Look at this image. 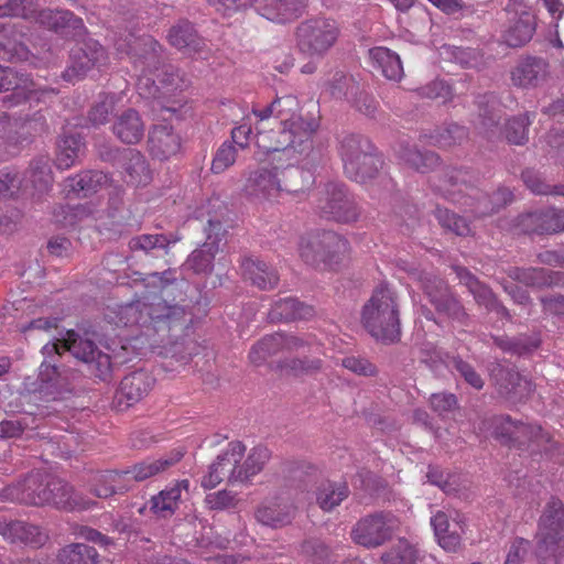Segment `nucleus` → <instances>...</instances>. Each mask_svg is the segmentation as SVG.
I'll use <instances>...</instances> for the list:
<instances>
[{
	"label": "nucleus",
	"instance_id": "f257e3e1",
	"mask_svg": "<svg viewBox=\"0 0 564 564\" xmlns=\"http://www.w3.org/2000/svg\"><path fill=\"white\" fill-rule=\"evenodd\" d=\"M121 58L126 56L138 72L137 90L145 99H153L163 111L176 113L184 105L183 99H174L172 105L165 99L182 93L189 80L186 74L172 64H163V47L151 35L135 36L129 33L127 37L115 43Z\"/></svg>",
	"mask_w": 564,
	"mask_h": 564
},
{
	"label": "nucleus",
	"instance_id": "f03ea898",
	"mask_svg": "<svg viewBox=\"0 0 564 564\" xmlns=\"http://www.w3.org/2000/svg\"><path fill=\"white\" fill-rule=\"evenodd\" d=\"M69 351L76 359L87 365L88 372L101 381L111 377V361L107 354L100 351L94 341L80 337L74 330L56 341L47 343L42 347L43 361L39 368V379L43 383L56 384L61 377L57 359Z\"/></svg>",
	"mask_w": 564,
	"mask_h": 564
},
{
	"label": "nucleus",
	"instance_id": "7ed1b4c3",
	"mask_svg": "<svg viewBox=\"0 0 564 564\" xmlns=\"http://www.w3.org/2000/svg\"><path fill=\"white\" fill-rule=\"evenodd\" d=\"M280 101L275 113L281 118L278 129L262 131L258 127V144L267 152L293 151L300 155L307 154L313 148V135L318 129V121L310 116H294L292 113L297 101L293 96L278 97Z\"/></svg>",
	"mask_w": 564,
	"mask_h": 564
},
{
	"label": "nucleus",
	"instance_id": "20e7f679",
	"mask_svg": "<svg viewBox=\"0 0 564 564\" xmlns=\"http://www.w3.org/2000/svg\"><path fill=\"white\" fill-rule=\"evenodd\" d=\"M361 324L377 340L392 344L401 337L399 299L388 284L378 285L361 310Z\"/></svg>",
	"mask_w": 564,
	"mask_h": 564
},
{
	"label": "nucleus",
	"instance_id": "39448f33",
	"mask_svg": "<svg viewBox=\"0 0 564 564\" xmlns=\"http://www.w3.org/2000/svg\"><path fill=\"white\" fill-rule=\"evenodd\" d=\"M536 555L544 563L556 562L564 550V505L551 498L540 518Z\"/></svg>",
	"mask_w": 564,
	"mask_h": 564
},
{
	"label": "nucleus",
	"instance_id": "423d86ee",
	"mask_svg": "<svg viewBox=\"0 0 564 564\" xmlns=\"http://www.w3.org/2000/svg\"><path fill=\"white\" fill-rule=\"evenodd\" d=\"M340 29L335 20L326 18L302 22L296 30L297 47L311 58H323L336 44Z\"/></svg>",
	"mask_w": 564,
	"mask_h": 564
},
{
	"label": "nucleus",
	"instance_id": "0eeeda50",
	"mask_svg": "<svg viewBox=\"0 0 564 564\" xmlns=\"http://www.w3.org/2000/svg\"><path fill=\"white\" fill-rule=\"evenodd\" d=\"M207 2L224 15H231L252 6L259 14L278 23L296 19L303 8V0H207Z\"/></svg>",
	"mask_w": 564,
	"mask_h": 564
},
{
	"label": "nucleus",
	"instance_id": "6e6552de",
	"mask_svg": "<svg viewBox=\"0 0 564 564\" xmlns=\"http://www.w3.org/2000/svg\"><path fill=\"white\" fill-rule=\"evenodd\" d=\"M314 204L319 216L328 220L349 224L360 216L355 197L341 183H327L318 191Z\"/></svg>",
	"mask_w": 564,
	"mask_h": 564
},
{
	"label": "nucleus",
	"instance_id": "1a4fd4ad",
	"mask_svg": "<svg viewBox=\"0 0 564 564\" xmlns=\"http://www.w3.org/2000/svg\"><path fill=\"white\" fill-rule=\"evenodd\" d=\"M491 434L500 443L508 446L524 448L532 444L540 446L549 442V435L538 424L523 423L510 415H495L488 421Z\"/></svg>",
	"mask_w": 564,
	"mask_h": 564
},
{
	"label": "nucleus",
	"instance_id": "9d476101",
	"mask_svg": "<svg viewBox=\"0 0 564 564\" xmlns=\"http://www.w3.org/2000/svg\"><path fill=\"white\" fill-rule=\"evenodd\" d=\"M46 119L41 111L32 117L11 118L7 113L0 115V151L7 155H15L24 142L31 137L45 130Z\"/></svg>",
	"mask_w": 564,
	"mask_h": 564
},
{
	"label": "nucleus",
	"instance_id": "9b49d317",
	"mask_svg": "<svg viewBox=\"0 0 564 564\" xmlns=\"http://www.w3.org/2000/svg\"><path fill=\"white\" fill-rule=\"evenodd\" d=\"M278 167L269 170L267 167H259L249 173L245 191L248 195L270 199L275 197L280 192H286L290 194L304 193L303 188H297L291 184L292 180L301 178L304 172L297 167H290L283 172L284 181L283 184L278 177Z\"/></svg>",
	"mask_w": 564,
	"mask_h": 564
},
{
	"label": "nucleus",
	"instance_id": "f8f14e48",
	"mask_svg": "<svg viewBox=\"0 0 564 564\" xmlns=\"http://www.w3.org/2000/svg\"><path fill=\"white\" fill-rule=\"evenodd\" d=\"M460 174L462 172L458 170H452L446 173V178L435 186L436 189L446 198L460 205L465 212H470L477 217L495 213L497 208L492 196L479 194L474 188H469L470 192H464L463 187L458 186V178ZM465 188L468 189L466 185Z\"/></svg>",
	"mask_w": 564,
	"mask_h": 564
},
{
	"label": "nucleus",
	"instance_id": "ddd939ff",
	"mask_svg": "<svg viewBox=\"0 0 564 564\" xmlns=\"http://www.w3.org/2000/svg\"><path fill=\"white\" fill-rule=\"evenodd\" d=\"M413 278L420 283L430 302L436 311L446 314L453 321L466 324L468 315L459 301L449 292L447 283L429 272H413Z\"/></svg>",
	"mask_w": 564,
	"mask_h": 564
},
{
	"label": "nucleus",
	"instance_id": "4468645a",
	"mask_svg": "<svg viewBox=\"0 0 564 564\" xmlns=\"http://www.w3.org/2000/svg\"><path fill=\"white\" fill-rule=\"evenodd\" d=\"M413 278L420 283L430 302L436 311L446 314L453 321L466 324L468 315L459 301L449 292L447 283L429 272H413Z\"/></svg>",
	"mask_w": 564,
	"mask_h": 564
},
{
	"label": "nucleus",
	"instance_id": "2eb2a0df",
	"mask_svg": "<svg viewBox=\"0 0 564 564\" xmlns=\"http://www.w3.org/2000/svg\"><path fill=\"white\" fill-rule=\"evenodd\" d=\"M398 523L391 512H375L357 521L351 530V539L365 547H378L392 538Z\"/></svg>",
	"mask_w": 564,
	"mask_h": 564
},
{
	"label": "nucleus",
	"instance_id": "dca6fc26",
	"mask_svg": "<svg viewBox=\"0 0 564 564\" xmlns=\"http://www.w3.org/2000/svg\"><path fill=\"white\" fill-rule=\"evenodd\" d=\"M25 498L32 506L53 505L67 511L89 509L94 505L76 494L66 481L54 476L47 479V485L41 492L29 491Z\"/></svg>",
	"mask_w": 564,
	"mask_h": 564
},
{
	"label": "nucleus",
	"instance_id": "f3484780",
	"mask_svg": "<svg viewBox=\"0 0 564 564\" xmlns=\"http://www.w3.org/2000/svg\"><path fill=\"white\" fill-rule=\"evenodd\" d=\"M107 59L105 48L97 41L87 39L77 42L70 50L69 64L62 76L67 82L83 79L93 68L106 65Z\"/></svg>",
	"mask_w": 564,
	"mask_h": 564
},
{
	"label": "nucleus",
	"instance_id": "a211bd4d",
	"mask_svg": "<svg viewBox=\"0 0 564 564\" xmlns=\"http://www.w3.org/2000/svg\"><path fill=\"white\" fill-rule=\"evenodd\" d=\"M245 451L246 446L241 442H230L227 449L209 465L207 473L202 478V487L213 489L224 479H227L229 484L239 482L234 478V474H236L237 464L241 462Z\"/></svg>",
	"mask_w": 564,
	"mask_h": 564
},
{
	"label": "nucleus",
	"instance_id": "6ab92c4d",
	"mask_svg": "<svg viewBox=\"0 0 564 564\" xmlns=\"http://www.w3.org/2000/svg\"><path fill=\"white\" fill-rule=\"evenodd\" d=\"M143 312L149 316L153 328L158 332H182L192 321L184 307L170 305L162 299L143 303L141 313Z\"/></svg>",
	"mask_w": 564,
	"mask_h": 564
},
{
	"label": "nucleus",
	"instance_id": "aec40b11",
	"mask_svg": "<svg viewBox=\"0 0 564 564\" xmlns=\"http://www.w3.org/2000/svg\"><path fill=\"white\" fill-rule=\"evenodd\" d=\"M0 535L8 543L34 550L43 547L50 540V533L45 528L22 520L0 519Z\"/></svg>",
	"mask_w": 564,
	"mask_h": 564
},
{
	"label": "nucleus",
	"instance_id": "412c9836",
	"mask_svg": "<svg viewBox=\"0 0 564 564\" xmlns=\"http://www.w3.org/2000/svg\"><path fill=\"white\" fill-rule=\"evenodd\" d=\"M310 345L308 337H300L292 334L274 333L264 336L252 346L249 358L252 364L259 366L269 357L280 351H299Z\"/></svg>",
	"mask_w": 564,
	"mask_h": 564
},
{
	"label": "nucleus",
	"instance_id": "4be33fe9",
	"mask_svg": "<svg viewBox=\"0 0 564 564\" xmlns=\"http://www.w3.org/2000/svg\"><path fill=\"white\" fill-rule=\"evenodd\" d=\"M550 64L538 56H527L516 64L511 70V82L514 86L525 89L538 88L550 79Z\"/></svg>",
	"mask_w": 564,
	"mask_h": 564
},
{
	"label": "nucleus",
	"instance_id": "5701e85b",
	"mask_svg": "<svg viewBox=\"0 0 564 564\" xmlns=\"http://www.w3.org/2000/svg\"><path fill=\"white\" fill-rule=\"evenodd\" d=\"M167 41L173 47L187 55L207 58L210 54L206 40L197 33L194 24L187 20H180L170 29Z\"/></svg>",
	"mask_w": 564,
	"mask_h": 564
},
{
	"label": "nucleus",
	"instance_id": "b1692460",
	"mask_svg": "<svg viewBox=\"0 0 564 564\" xmlns=\"http://www.w3.org/2000/svg\"><path fill=\"white\" fill-rule=\"evenodd\" d=\"M295 506L286 495L265 499L256 510V519L263 525L281 528L291 523Z\"/></svg>",
	"mask_w": 564,
	"mask_h": 564
},
{
	"label": "nucleus",
	"instance_id": "393cba45",
	"mask_svg": "<svg viewBox=\"0 0 564 564\" xmlns=\"http://www.w3.org/2000/svg\"><path fill=\"white\" fill-rule=\"evenodd\" d=\"M0 91H10L11 95L4 102H9L10 106H15L30 99L39 89L29 75L12 67L0 66Z\"/></svg>",
	"mask_w": 564,
	"mask_h": 564
},
{
	"label": "nucleus",
	"instance_id": "a878e982",
	"mask_svg": "<svg viewBox=\"0 0 564 564\" xmlns=\"http://www.w3.org/2000/svg\"><path fill=\"white\" fill-rule=\"evenodd\" d=\"M221 229L220 221H208V232L206 241L195 249L187 258L186 265L195 273H210L214 268L216 253L219 251V239L217 231Z\"/></svg>",
	"mask_w": 564,
	"mask_h": 564
},
{
	"label": "nucleus",
	"instance_id": "bb28decb",
	"mask_svg": "<svg viewBox=\"0 0 564 564\" xmlns=\"http://www.w3.org/2000/svg\"><path fill=\"white\" fill-rule=\"evenodd\" d=\"M183 448H175L164 456L156 459H147L133 465L129 469L122 470L126 474L127 484L132 486L133 481H143L160 473L170 469L184 457Z\"/></svg>",
	"mask_w": 564,
	"mask_h": 564
},
{
	"label": "nucleus",
	"instance_id": "cd10ccee",
	"mask_svg": "<svg viewBox=\"0 0 564 564\" xmlns=\"http://www.w3.org/2000/svg\"><path fill=\"white\" fill-rule=\"evenodd\" d=\"M383 161L380 155L376 153V149L366 153L360 160L355 162V173H345L350 180L366 184L376 177L382 184L387 192H392L395 188L394 181L387 174H380Z\"/></svg>",
	"mask_w": 564,
	"mask_h": 564
},
{
	"label": "nucleus",
	"instance_id": "c85d7f7f",
	"mask_svg": "<svg viewBox=\"0 0 564 564\" xmlns=\"http://www.w3.org/2000/svg\"><path fill=\"white\" fill-rule=\"evenodd\" d=\"M530 234L555 235L564 231V210L546 208L528 214L522 220Z\"/></svg>",
	"mask_w": 564,
	"mask_h": 564
},
{
	"label": "nucleus",
	"instance_id": "c756f323",
	"mask_svg": "<svg viewBox=\"0 0 564 564\" xmlns=\"http://www.w3.org/2000/svg\"><path fill=\"white\" fill-rule=\"evenodd\" d=\"M151 154L163 161L176 155L181 150V137L171 126L155 124L149 133Z\"/></svg>",
	"mask_w": 564,
	"mask_h": 564
},
{
	"label": "nucleus",
	"instance_id": "7c9ffc66",
	"mask_svg": "<svg viewBox=\"0 0 564 564\" xmlns=\"http://www.w3.org/2000/svg\"><path fill=\"white\" fill-rule=\"evenodd\" d=\"M120 165L126 183L145 186L152 180V171L145 156L135 149H127L120 158Z\"/></svg>",
	"mask_w": 564,
	"mask_h": 564
},
{
	"label": "nucleus",
	"instance_id": "2f4dec72",
	"mask_svg": "<svg viewBox=\"0 0 564 564\" xmlns=\"http://www.w3.org/2000/svg\"><path fill=\"white\" fill-rule=\"evenodd\" d=\"M491 377L499 393L507 398H522L530 391V382L512 367L497 365L491 369Z\"/></svg>",
	"mask_w": 564,
	"mask_h": 564
},
{
	"label": "nucleus",
	"instance_id": "473e14b6",
	"mask_svg": "<svg viewBox=\"0 0 564 564\" xmlns=\"http://www.w3.org/2000/svg\"><path fill=\"white\" fill-rule=\"evenodd\" d=\"M373 150L375 147L370 140L360 134L346 133L341 135L338 141V152L344 163L345 173H355V162Z\"/></svg>",
	"mask_w": 564,
	"mask_h": 564
},
{
	"label": "nucleus",
	"instance_id": "72a5a7b5",
	"mask_svg": "<svg viewBox=\"0 0 564 564\" xmlns=\"http://www.w3.org/2000/svg\"><path fill=\"white\" fill-rule=\"evenodd\" d=\"M145 126L139 112L127 109L116 117L112 124L113 134L123 143L135 144L144 135Z\"/></svg>",
	"mask_w": 564,
	"mask_h": 564
},
{
	"label": "nucleus",
	"instance_id": "f704fd0d",
	"mask_svg": "<svg viewBox=\"0 0 564 564\" xmlns=\"http://www.w3.org/2000/svg\"><path fill=\"white\" fill-rule=\"evenodd\" d=\"M39 18L48 29L66 35L79 36L86 31L83 20L68 10H43Z\"/></svg>",
	"mask_w": 564,
	"mask_h": 564
},
{
	"label": "nucleus",
	"instance_id": "c9c22d12",
	"mask_svg": "<svg viewBox=\"0 0 564 564\" xmlns=\"http://www.w3.org/2000/svg\"><path fill=\"white\" fill-rule=\"evenodd\" d=\"M241 270L245 279L260 290H271L278 285L276 270L258 258L243 259Z\"/></svg>",
	"mask_w": 564,
	"mask_h": 564
},
{
	"label": "nucleus",
	"instance_id": "e433bc0d",
	"mask_svg": "<svg viewBox=\"0 0 564 564\" xmlns=\"http://www.w3.org/2000/svg\"><path fill=\"white\" fill-rule=\"evenodd\" d=\"M131 489L127 484L126 474L117 470H105L94 476L90 484V492L98 498H108L112 495H121Z\"/></svg>",
	"mask_w": 564,
	"mask_h": 564
},
{
	"label": "nucleus",
	"instance_id": "4c0bfd02",
	"mask_svg": "<svg viewBox=\"0 0 564 564\" xmlns=\"http://www.w3.org/2000/svg\"><path fill=\"white\" fill-rule=\"evenodd\" d=\"M154 379L143 370L126 376L119 386L118 398L126 399L127 405L139 402L151 390Z\"/></svg>",
	"mask_w": 564,
	"mask_h": 564
},
{
	"label": "nucleus",
	"instance_id": "58836bf2",
	"mask_svg": "<svg viewBox=\"0 0 564 564\" xmlns=\"http://www.w3.org/2000/svg\"><path fill=\"white\" fill-rule=\"evenodd\" d=\"M311 246H324V265L329 268L341 262L349 253L347 239L330 230L321 231V236L312 240Z\"/></svg>",
	"mask_w": 564,
	"mask_h": 564
},
{
	"label": "nucleus",
	"instance_id": "ea45409f",
	"mask_svg": "<svg viewBox=\"0 0 564 564\" xmlns=\"http://www.w3.org/2000/svg\"><path fill=\"white\" fill-rule=\"evenodd\" d=\"M314 313L313 306L302 303L294 297H284L274 302L269 312V318L272 322L308 319Z\"/></svg>",
	"mask_w": 564,
	"mask_h": 564
},
{
	"label": "nucleus",
	"instance_id": "a19ab883",
	"mask_svg": "<svg viewBox=\"0 0 564 564\" xmlns=\"http://www.w3.org/2000/svg\"><path fill=\"white\" fill-rule=\"evenodd\" d=\"M479 106V132L487 139H494L499 132L500 105L492 94H486L478 99Z\"/></svg>",
	"mask_w": 564,
	"mask_h": 564
},
{
	"label": "nucleus",
	"instance_id": "79ce46f5",
	"mask_svg": "<svg viewBox=\"0 0 564 564\" xmlns=\"http://www.w3.org/2000/svg\"><path fill=\"white\" fill-rule=\"evenodd\" d=\"M108 182V176L99 171H85L64 181V191L69 194L86 197L98 191Z\"/></svg>",
	"mask_w": 564,
	"mask_h": 564
},
{
	"label": "nucleus",
	"instance_id": "37998d69",
	"mask_svg": "<svg viewBox=\"0 0 564 564\" xmlns=\"http://www.w3.org/2000/svg\"><path fill=\"white\" fill-rule=\"evenodd\" d=\"M85 142L80 134H63L57 143L55 164L59 170H68L85 153Z\"/></svg>",
	"mask_w": 564,
	"mask_h": 564
},
{
	"label": "nucleus",
	"instance_id": "c03bdc74",
	"mask_svg": "<svg viewBox=\"0 0 564 564\" xmlns=\"http://www.w3.org/2000/svg\"><path fill=\"white\" fill-rule=\"evenodd\" d=\"M398 158L420 173H427L440 163V156L432 151H420L409 143H400L395 150Z\"/></svg>",
	"mask_w": 564,
	"mask_h": 564
},
{
	"label": "nucleus",
	"instance_id": "a18cd8bd",
	"mask_svg": "<svg viewBox=\"0 0 564 564\" xmlns=\"http://www.w3.org/2000/svg\"><path fill=\"white\" fill-rule=\"evenodd\" d=\"M189 486L188 480H181L169 487L158 495L153 496L150 500V509L161 518L171 517L178 507L182 490H187Z\"/></svg>",
	"mask_w": 564,
	"mask_h": 564
},
{
	"label": "nucleus",
	"instance_id": "49530a36",
	"mask_svg": "<svg viewBox=\"0 0 564 564\" xmlns=\"http://www.w3.org/2000/svg\"><path fill=\"white\" fill-rule=\"evenodd\" d=\"M372 66L390 80H399L403 75V67L399 55L384 46L369 50Z\"/></svg>",
	"mask_w": 564,
	"mask_h": 564
},
{
	"label": "nucleus",
	"instance_id": "de8ad7c7",
	"mask_svg": "<svg viewBox=\"0 0 564 564\" xmlns=\"http://www.w3.org/2000/svg\"><path fill=\"white\" fill-rule=\"evenodd\" d=\"M453 270L460 283L467 286L475 301L486 310H489L497 300L490 288L481 283L468 269L464 267L453 265Z\"/></svg>",
	"mask_w": 564,
	"mask_h": 564
},
{
	"label": "nucleus",
	"instance_id": "09e8293b",
	"mask_svg": "<svg viewBox=\"0 0 564 564\" xmlns=\"http://www.w3.org/2000/svg\"><path fill=\"white\" fill-rule=\"evenodd\" d=\"M271 457L270 451L265 446L253 447L242 464H237V470L234 478L240 482H246L253 476L258 475L269 462Z\"/></svg>",
	"mask_w": 564,
	"mask_h": 564
},
{
	"label": "nucleus",
	"instance_id": "8fccbe9b",
	"mask_svg": "<svg viewBox=\"0 0 564 564\" xmlns=\"http://www.w3.org/2000/svg\"><path fill=\"white\" fill-rule=\"evenodd\" d=\"M535 31L534 18L529 12H522L519 19L503 34L506 44L519 47L528 43Z\"/></svg>",
	"mask_w": 564,
	"mask_h": 564
},
{
	"label": "nucleus",
	"instance_id": "3c124183",
	"mask_svg": "<svg viewBox=\"0 0 564 564\" xmlns=\"http://www.w3.org/2000/svg\"><path fill=\"white\" fill-rule=\"evenodd\" d=\"M99 554L95 547L84 543H72L57 554L61 564H98Z\"/></svg>",
	"mask_w": 564,
	"mask_h": 564
},
{
	"label": "nucleus",
	"instance_id": "603ef678",
	"mask_svg": "<svg viewBox=\"0 0 564 564\" xmlns=\"http://www.w3.org/2000/svg\"><path fill=\"white\" fill-rule=\"evenodd\" d=\"M350 494L346 482H326L318 489L316 501L324 511H332L348 498Z\"/></svg>",
	"mask_w": 564,
	"mask_h": 564
},
{
	"label": "nucleus",
	"instance_id": "864d4df0",
	"mask_svg": "<svg viewBox=\"0 0 564 564\" xmlns=\"http://www.w3.org/2000/svg\"><path fill=\"white\" fill-rule=\"evenodd\" d=\"M529 112L520 113L506 121L503 134L506 140L516 145H523L529 140V127L532 123Z\"/></svg>",
	"mask_w": 564,
	"mask_h": 564
},
{
	"label": "nucleus",
	"instance_id": "5fc2aeb1",
	"mask_svg": "<svg viewBox=\"0 0 564 564\" xmlns=\"http://www.w3.org/2000/svg\"><path fill=\"white\" fill-rule=\"evenodd\" d=\"M383 564H417L422 560L420 550L406 540H399L388 552L382 554Z\"/></svg>",
	"mask_w": 564,
	"mask_h": 564
},
{
	"label": "nucleus",
	"instance_id": "6e6d98bb",
	"mask_svg": "<svg viewBox=\"0 0 564 564\" xmlns=\"http://www.w3.org/2000/svg\"><path fill=\"white\" fill-rule=\"evenodd\" d=\"M176 240L163 234H143L131 238L129 247L132 251H143L145 253L163 251L166 253L169 246Z\"/></svg>",
	"mask_w": 564,
	"mask_h": 564
},
{
	"label": "nucleus",
	"instance_id": "4d7b16f0",
	"mask_svg": "<svg viewBox=\"0 0 564 564\" xmlns=\"http://www.w3.org/2000/svg\"><path fill=\"white\" fill-rule=\"evenodd\" d=\"M509 278L527 286L542 288L551 284V275L543 268H511L508 271Z\"/></svg>",
	"mask_w": 564,
	"mask_h": 564
},
{
	"label": "nucleus",
	"instance_id": "13d9d810",
	"mask_svg": "<svg viewBox=\"0 0 564 564\" xmlns=\"http://www.w3.org/2000/svg\"><path fill=\"white\" fill-rule=\"evenodd\" d=\"M91 214L87 205H61L53 212V220L62 227H72L84 220Z\"/></svg>",
	"mask_w": 564,
	"mask_h": 564
},
{
	"label": "nucleus",
	"instance_id": "bf43d9fd",
	"mask_svg": "<svg viewBox=\"0 0 564 564\" xmlns=\"http://www.w3.org/2000/svg\"><path fill=\"white\" fill-rule=\"evenodd\" d=\"M29 173L33 187L40 192L47 191L52 186L53 177L48 156L35 158L30 164Z\"/></svg>",
	"mask_w": 564,
	"mask_h": 564
},
{
	"label": "nucleus",
	"instance_id": "052dcab7",
	"mask_svg": "<svg viewBox=\"0 0 564 564\" xmlns=\"http://www.w3.org/2000/svg\"><path fill=\"white\" fill-rule=\"evenodd\" d=\"M435 218L438 224L446 230L454 232L457 236H468L471 234V228L467 220L447 208L436 207L434 210Z\"/></svg>",
	"mask_w": 564,
	"mask_h": 564
},
{
	"label": "nucleus",
	"instance_id": "680f3d73",
	"mask_svg": "<svg viewBox=\"0 0 564 564\" xmlns=\"http://www.w3.org/2000/svg\"><path fill=\"white\" fill-rule=\"evenodd\" d=\"M321 236V231L303 236L299 245V253L303 261L313 267L324 265V246H311L312 240Z\"/></svg>",
	"mask_w": 564,
	"mask_h": 564
},
{
	"label": "nucleus",
	"instance_id": "e2e57ef3",
	"mask_svg": "<svg viewBox=\"0 0 564 564\" xmlns=\"http://www.w3.org/2000/svg\"><path fill=\"white\" fill-rule=\"evenodd\" d=\"M239 150L240 149L229 140L224 141L214 154L210 167L212 172L220 174L232 166L237 161Z\"/></svg>",
	"mask_w": 564,
	"mask_h": 564
},
{
	"label": "nucleus",
	"instance_id": "0e129e2a",
	"mask_svg": "<svg viewBox=\"0 0 564 564\" xmlns=\"http://www.w3.org/2000/svg\"><path fill=\"white\" fill-rule=\"evenodd\" d=\"M467 139V130L457 123H449L446 127L438 129L432 135L433 143L440 148H451L460 144Z\"/></svg>",
	"mask_w": 564,
	"mask_h": 564
},
{
	"label": "nucleus",
	"instance_id": "69168bd1",
	"mask_svg": "<svg viewBox=\"0 0 564 564\" xmlns=\"http://www.w3.org/2000/svg\"><path fill=\"white\" fill-rule=\"evenodd\" d=\"M53 476L41 473V471H34L29 474L22 481H20L17 486V495L15 499L20 502L31 505L26 500V494L29 491H37L41 492L47 485V479L52 478Z\"/></svg>",
	"mask_w": 564,
	"mask_h": 564
},
{
	"label": "nucleus",
	"instance_id": "338daca9",
	"mask_svg": "<svg viewBox=\"0 0 564 564\" xmlns=\"http://www.w3.org/2000/svg\"><path fill=\"white\" fill-rule=\"evenodd\" d=\"M522 180L525 186L538 195H562L564 196V186H552L541 177L539 173L527 170L522 173Z\"/></svg>",
	"mask_w": 564,
	"mask_h": 564
},
{
	"label": "nucleus",
	"instance_id": "774afa93",
	"mask_svg": "<svg viewBox=\"0 0 564 564\" xmlns=\"http://www.w3.org/2000/svg\"><path fill=\"white\" fill-rule=\"evenodd\" d=\"M35 0H9L0 6V18H29L36 11Z\"/></svg>",
	"mask_w": 564,
	"mask_h": 564
}]
</instances>
